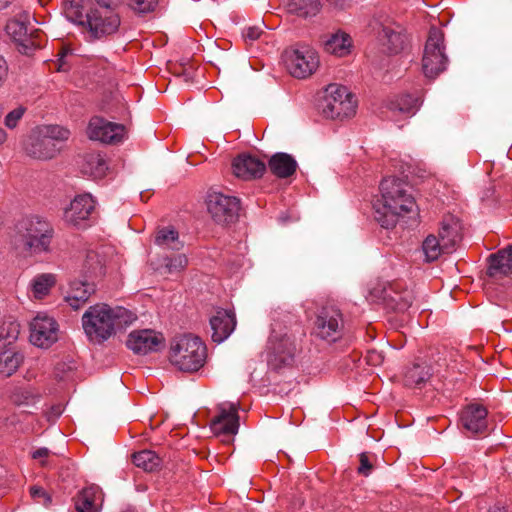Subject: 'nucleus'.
<instances>
[{
    "label": "nucleus",
    "mask_w": 512,
    "mask_h": 512,
    "mask_svg": "<svg viewBox=\"0 0 512 512\" xmlns=\"http://www.w3.org/2000/svg\"><path fill=\"white\" fill-rule=\"evenodd\" d=\"M380 199L375 204V219L386 229L396 225L400 217L414 212L416 200L403 179L389 176L380 184Z\"/></svg>",
    "instance_id": "f257e3e1"
},
{
    "label": "nucleus",
    "mask_w": 512,
    "mask_h": 512,
    "mask_svg": "<svg viewBox=\"0 0 512 512\" xmlns=\"http://www.w3.org/2000/svg\"><path fill=\"white\" fill-rule=\"evenodd\" d=\"M135 320L136 315L128 309L101 303L89 307L82 317V325L91 341L101 343Z\"/></svg>",
    "instance_id": "f03ea898"
},
{
    "label": "nucleus",
    "mask_w": 512,
    "mask_h": 512,
    "mask_svg": "<svg viewBox=\"0 0 512 512\" xmlns=\"http://www.w3.org/2000/svg\"><path fill=\"white\" fill-rule=\"evenodd\" d=\"M70 137V131L59 125H40L34 128L23 143L27 156L37 160L54 159L63 143Z\"/></svg>",
    "instance_id": "7ed1b4c3"
},
{
    "label": "nucleus",
    "mask_w": 512,
    "mask_h": 512,
    "mask_svg": "<svg viewBox=\"0 0 512 512\" xmlns=\"http://www.w3.org/2000/svg\"><path fill=\"white\" fill-rule=\"evenodd\" d=\"M207 349L197 336L182 335L173 339L169 349L170 363L183 372H196L205 363Z\"/></svg>",
    "instance_id": "20e7f679"
},
{
    "label": "nucleus",
    "mask_w": 512,
    "mask_h": 512,
    "mask_svg": "<svg viewBox=\"0 0 512 512\" xmlns=\"http://www.w3.org/2000/svg\"><path fill=\"white\" fill-rule=\"evenodd\" d=\"M5 29L16 44L17 50L24 55H32L45 42V34L40 29L30 27V15L27 12L10 19Z\"/></svg>",
    "instance_id": "39448f33"
},
{
    "label": "nucleus",
    "mask_w": 512,
    "mask_h": 512,
    "mask_svg": "<svg viewBox=\"0 0 512 512\" xmlns=\"http://www.w3.org/2000/svg\"><path fill=\"white\" fill-rule=\"evenodd\" d=\"M25 249L34 253L47 252L53 236L51 225L38 216L23 219L17 225Z\"/></svg>",
    "instance_id": "423d86ee"
},
{
    "label": "nucleus",
    "mask_w": 512,
    "mask_h": 512,
    "mask_svg": "<svg viewBox=\"0 0 512 512\" xmlns=\"http://www.w3.org/2000/svg\"><path fill=\"white\" fill-rule=\"evenodd\" d=\"M447 64L444 33L437 27H431L423 51V73L427 78L434 79L446 70Z\"/></svg>",
    "instance_id": "0eeeda50"
},
{
    "label": "nucleus",
    "mask_w": 512,
    "mask_h": 512,
    "mask_svg": "<svg viewBox=\"0 0 512 512\" xmlns=\"http://www.w3.org/2000/svg\"><path fill=\"white\" fill-rule=\"evenodd\" d=\"M356 100L345 86L330 84L322 105V113L326 118L344 120L356 113Z\"/></svg>",
    "instance_id": "6e6552de"
},
{
    "label": "nucleus",
    "mask_w": 512,
    "mask_h": 512,
    "mask_svg": "<svg viewBox=\"0 0 512 512\" xmlns=\"http://www.w3.org/2000/svg\"><path fill=\"white\" fill-rule=\"evenodd\" d=\"M370 295L391 310L403 312L411 307L414 292L401 280L380 284L372 288Z\"/></svg>",
    "instance_id": "1a4fd4ad"
},
{
    "label": "nucleus",
    "mask_w": 512,
    "mask_h": 512,
    "mask_svg": "<svg viewBox=\"0 0 512 512\" xmlns=\"http://www.w3.org/2000/svg\"><path fill=\"white\" fill-rule=\"evenodd\" d=\"M485 289L487 292L498 290V286L506 288L511 284L512 245L507 246L489 256Z\"/></svg>",
    "instance_id": "9d476101"
},
{
    "label": "nucleus",
    "mask_w": 512,
    "mask_h": 512,
    "mask_svg": "<svg viewBox=\"0 0 512 512\" xmlns=\"http://www.w3.org/2000/svg\"><path fill=\"white\" fill-rule=\"evenodd\" d=\"M283 57L288 72L295 78H307L319 66L318 54L309 46L287 49Z\"/></svg>",
    "instance_id": "9b49d317"
},
{
    "label": "nucleus",
    "mask_w": 512,
    "mask_h": 512,
    "mask_svg": "<svg viewBox=\"0 0 512 512\" xmlns=\"http://www.w3.org/2000/svg\"><path fill=\"white\" fill-rule=\"evenodd\" d=\"M84 33L90 40H101L116 34L121 25L119 12H102L89 8Z\"/></svg>",
    "instance_id": "f8f14e48"
},
{
    "label": "nucleus",
    "mask_w": 512,
    "mask_h": 512,
    "mask_svg": "<svg viewBox=\"0 0 512 512\" xmlns=\"http://www.w3.org/2000/svg\"><path fill=\"white\" fill-rule=\"evenodd\" d=\"M216 415L210 421V429L225 443H231L239 429L238 405L224 402L216 407Z\"/></svg>",
    "instance_id": "ddd939ff"
},
{
    "label": "nucleus",
    "mask_w": 512,
    "mask_h": 512,
    "mask_svg": "<svg viewBox=\"0 0 512 512\" xmlns=\"http://www.w3.org/2000/svg\"><path fill=\"white\" fill-rule=\"evenodd\" d=\"M344 320L341 311L334 307H323L316 315L313 334L325 341L335 342L341 338Z\"/></svg>",
    "instance_id": "4468645a"
},
{
    "label": "nucleus",
    "mask_w": 512,
    "mask_h": 512,
    "mask_svg": "<svg viewBox=\"0 0 512 512\" xmlns=\"http://www.w3.org/2000/svg\"><path fill=\"white\" fill-rule=\"evenodd\" d=\"M206 205L211 217L220 224L233 222L240 210V201L237 197L217 191L207 194Z\"/></svg>",
    "instance_id": "2eb2a0df"
},
{
    "label": "nucleus",
    "mask_w": 512,
    "mask_h": 512,
    "mask_svg": "<svg viewBox=\"0 0 512 512\" xmlns=\"http://www.w3.org/2000/svg\"><path fill=\"white\" fill-rule=\"evenodd\" d=\"M126 128L103 117L94 116L87 126V136L90 140L105 144H119L126 138Z\"/></svg>",
    "instance_id": "dca6fc26"
},
{
    "label": "nucleus",
    "mask_w": 512,
    "mask_h": 512,
    "mask_svg": "<svg viewBox=\"0 0 512 512\" xmlns=\"http://www.w3.org/2000/svg\"><path fill=\"white\" fill-rule=\"evenodd\" d=\"M58 324L50 316L38 314L30 322V341L37 347L48 348L58 339Z\"/></svg>",
    "instance_id": "f3484780"
},
{
    "label": "nucleus",
    "mask_w": 512,
    "mask_h": 512,
    "mask_svg": "<svg viewBox=\"0 0 512 512\" xmlns=\"http://www.w3.org/2000/svg\"><path fill=\"white\" fill-rule=\"evenodd\" d=\"M95 200L91 194L77 195L64 212L65 221L75 227H85L95 210Z\"/></svg>",
    "instance_id": "a211bd4d"
},
{
    "label": "nucleus",
    "mask_w": 512,
    "mask_h": 512,
    "mask_svg": "<svg viewBox=\"0 0 512 512\" xmlns=\"http://www.w3.org/2000/svg\"><path fill=\"white\" fill-rule=\"evenodd\" d=\"M163 342L164 338L161 334L144 329L132 331L127 338L126 345L135 354L146 355L158 351Z\"/></svg>",
    "instance_id": "6ab92c4d"
},
{
    "label": "nucleus",
    "mask_w": 512,
    "mask_h": 512,
    "mask_svg": "<svg viewBox=\"0 0 512 512\" xmlns=\"http://www.w3.org/2000/svg\"><path fill=\"white\" fill-rule=\"evenodd\" d=\"M212 340L221 343L226 340L236 327V316L233 310L217 308L210 317Z\"/></svg>",
    "instance_id": "aec40b11"
},
{
    "label": "nucleus",
    "mask_w": 512,
    "mask_h": 512,
    "mask_svg": "<svg viewBox=\"0 0 512 512\" xmlns=\"http://www.w3.org/2000/svg\"><path fill=\"white\" fill-rule=\"evenodd\" d=\"M487 409L480 404L466 406L460 416L462 426L473 435H483L487 432Z\"/></svg>",
    "instance_id": "412c9836"
},
{
    "label": "nucleus",
    "mask_w": 512,
    "mask_h": 512,
    "mask_svg": "<svg viewBox=\"0 0 512 512\" xmlns=\"http://www.w3.org/2000/svg\"><path fill=\"white\" fill-rule=\"evenodd\" d=\"M266 170L264 162L249 154H241L232 162L233 174L243 180L261 177Z\"/></svg>",
    "instance_id": "4be33fe9"
},
{
    "label": "nucleus",
    "mask_w": 512,
    "mask_h": 512,
    "mask_svg": "<svg viewBox=\"0 0 512 512\" xmlns=\"http://www.w3.org/2000/svg\"><path fill=\"white\" fill-rule=\"evenodd\" d=\"M437 236L444 242L443 247H449L454 251L462 239V224L460 220L452 214L444 215L440 222Z\"/></svg>",
    "instance_id": "5701e85b"
},
{
    "label": "nucleus",
    "mask_w": 512,
    "mask_h": 512,
    "mask_svg": "<svg viewBox=\"0 0 512 512\" xmlns=\"http://www.w3.org/2000/svg\"><path fill=\"white\" fill-rule=\"evenodd\" d=\"M104 501L102 489L95 484L84 487L75 500L77 512H100Z\"/></svg>",
    "instance_id": "b1692460"
},
{
    "label": "nucleus",
    "mask_w": 512,
    "mask_h": 512,
    "mask_svg": "<svg viewBox=\"0 0 512 512\" xmlns=\"http://www.w3.org/2000/svg\"><path fill=\"white\" fill-rule=\"evenodd\" d=\"M94 291V284L88 280H74L69 285L65 301L71 308L77 310L86 304Z\"/></svg>",
    "instance_id": "393cba45"
},
{
    "label": "nucleus",
    "mask_w": 512,
    "mask_h": 512,
    "mask_svg": "<svg viewBox=\"0 0 512 512\" xmlns=\"http://www.w3.org/2000/svg\"><path fill=\"white\" fill-rule=\"evenodd\" d=\"M268 166L276 177L288 178L296 172L297 162L287 153H276L270 158Z\"/></svg>",
    "instance_id": "a878e982"
},
{
    "label": "nucleus",
    "mask_w": 512,
    "mask_h": 512,
    "mask_svg": "<svg viewBox=\"0 0 512 512\" xmlns=\"http://www.w3.org/2000/svg\"><path fill=\"white\" fill-rule=\"evenodd\" d=\"M81 172L93 179H102L108 170L106 160L100 153H88L83 157Z\"/></svg>",
    "instance_id": "bb28decb"
},
{
    "label": "nucleus",
    "mask_w": 512,
    "mask_h": 512,
    "mask_svg": "<svg viewBox=\"0 0 512 512\" xmlns=\"http://www.w3.org/2000/svg\"><path fill=\"white\" fill-rule=\"evenodd\" d=\"M56 276L52 273L36 275L29 284V296L34 300H42L48 296L56 284Z\"/></svg>",
    "instance_id": "cd10ccee"
},
{
    "label": "nucleus",
    "mask_w": 512,
    "mask_h": 512,
    "mask_svg": "<svg viewBox=\"0 0 512 512\" xmlns=\"http://www.w3.org/2000/svg\"><path fill=\"white\" fill-rule=\"evenodd\" d=\"M379 41L389 53H399L403 50L406 36L400 30H395L390 26H385L379 33Z\"/></svg>",
    "instance_id": "c85d7f7f"
},
{
    "label": "nucleus",
    "mask_w": 512,
    "mask_h": 512,
    "mask_svg": "<svg viewBox=\"0 0 512 512\" xmlns=\"http://www.w3.org/2000/svg\"><path fill=\"white\" fill-rule=\"evenodd\" d=\"M325 50L338 57L346 56L352 48V39L349 34L338 31L332 34L325 42Z\"/></svg>",
    "instance_id": "c756f323"
},
{
    "label": "nucleus",
    "mask_w": 512,
    "mask_h": 512,
    "mask_svg": "<svg viewBox=\"0 0 512 512\" xmlns=\"http://www.w3.org/2000/svg\"><path fill=\"white\" fill-rule=\"evenodd\" d=\"M24 357L14 349L0 352V377L6 378L14 374L23 363Z\"/></svg>",
    "instance_id": "7c9ffc66"
},
{
    "label": "nucleus",
    "mask_w": 512,
    "mask_h": 512,
    "mask_svg": "<svg viewBox=\"0 0 512 512\" xmlns=\"http://www.w3.org/2000/svg\"><path fill=\"white\" fill-rule=\"evenodd\" d=\"M155 244L162 249L180 250L183 243L179 240V233L173 227L159 228L155 233Z\"/></svg>",
    "instance_id": "2f4dec72"
},
{
    "label": "nucleus",
    "mask_w": 512,
    "mask_h": 512,
    "mask_svg": "<svg viewBox=\"0 0 512 512\" xmlns=\"http://www.w3.org/2000/svg\"><path fill=\"white\" fill-rule=\"evenodd\" d=\"M444 242L436 235L429 234L422 243V250L428 262L437 260L442 254H450L453 251L449 247H443Z\"/></svg>",
    "instance_id": "473e14b6"
},
{
    "label": "nucleus",
    "mask_w": 512,
    "mask_h": 512,
    "mask_svg": "<svg viewBox=\"0 0 512 512\" xmlns=\"http://www.w3.org/2000/svg\"><path fill=\"white\" fill-rule=\"evenodd\" d=\"M274 360L282 365H289L293 359L296 347L289 337H283L277 342L271 341Z\"/></svg>",
    "instance_id": "72a5a7b5"
},
{
    "label": "nucleus",
    "mask_w": 512,
    "mask_h": 512,
    "mask_svg": "<svg viewBox=\"0 0 512 512\" xmlns=\"http://www.w3.org/2000/svg\"><path fill=\"white\" fill-rule=\"evenodd\" d=\"M420 104L421 102L418 96L404 94L398 97L396 100L391 101L389 104V109L392 112H399L404 116H411L415 114Z\"/></svg>",
    "instance_id": "f704fd0d"
},
{
    "label": "nucleus",
    "mask_w": 512,
    "mask_h": 512,
    "mask_svg": "<svg viewBox=\"0 0 512 512\" xmlns=\"http://www.w3.org/2000/svg\"><path fill=\"white\" fill-rule=\"evenodd\" d=\"M132 459L137 467L149 472L156 470L161 463L160 458L151 450L136 452L133 454Z\"/></svg>",
    "instance_id": "c9c22d12"
},
{
    "label": "nucleus",
    "mask_w": 512,
    "mask_h": 512,
    "mask_svg": "<svg viewBox=\"0 0 512 512\" xmlns=\"http://www.w3.org/2000/svg\"><path fill=\"white\" fill-rule=\"evenodd\" d=\"M319 0H290L289 11L299 16L315 15L319 10Z\"/></svg>",
    "instance_id": "e433bc0d"
},
{
    "label": "nucleus",
    "mask_w": 512,
    "mask_h": 512,
    "mask_svg": "<svg viewBox=\"0 0 512 512\" xmlns=\"http://www.w3.org/2000/svg\"><path fill=\"white\" fill-rule=\"evenodd\" d=\"M429 376L430 374L426 366L415 364L406 371L404 381L407 386L416 387L424 383Z\"/></svg>",
    "instance_id": "4c0bfd02"
},
{
    "label": "nucleus",
    "mask_w": 512,
    "mask_h": 512,
    "mask_svg": "<svg viewBox=\"0 0 512 512\" xmlns=\"http://www.w3.org/2000/svg\"><path fill=\"white\" fill-rule=\"evenodd\" d=\"M31 458L38 462L42 468L51 469L56 466V453L46 447L37 448L31 452Z\"/></svg>",
    "instance_id": "58836bf2"
},
{
    "label": "nucleus",
    "mask_w": 512,
    "mask_h": 512,
    "mask_svg": "<svg viewBox=\"0 0 512 512\" xmlns=\"http://www.w3.org/2000/svg\"><path fill=\"white\" fill-rule=\"evenodd\" d=\"M165 261V268L170 274L182 272L188 265V258L185 254H178L173 257L166 258Z\"/></svg>",
    "instance_id": "ea45409f"
},
{
    "label": "nucleus",
    "mask_w": 512,
    "mask_h": 512,
    "mask_svg": "<svg viewBox=\"0 0 512 512\" xmlns=\"http://www.w3.org/2000/svg\"><path fill=\"white\" fill-rule=\"evenodd\" d=\"M66 17L73 23L79 25L82 27L83 32L86 28V19L87 12L84 14L82 12V9L79 5L71 4L69 7H67L66 11Z\"/></svg>",
    "instance_id": "a19ab883"
},
{
    "label": "nucleus",
    "mask_w": 512,
    "mask_h": 512,
    "mask_svg": "<svg viewBox=\"0 0 512 512\" xmlns=\"http://www.w3.org/2000/svg\"><path fill=\"white\" fill-rule=\"evenodd\" d=\"M127 3L136 13L145 14L156 8L158 0H127Z\"/></svg>",
    "instance_id": "79ce46f5"
},
{
    "label": "nucleus",
    "mask_w": 512,
    "mask_h": 512,
    "mask_svg": "<svg viewBox=\"0 0 512 512\" xmlns=\"http://www.w3.org/2000/svg\"><path fill=\"white\" fill-rule=\"evenodd\" d=\"M87 273L89 277L92 278L94 276L101 275L103 272V265L101 261L98 259V256L94 252H90L87 255L86 265Z\"/></svg>",
    "instance_id": "37998d69"
},
{
    "label": "nucleus",
    "mask_w": 512,
    "mask_h": 512,
    "mask_svg": "<svg viewBox=\"0 0 512 512\" xmlns=\"http://www.w3.org/2000/svg\"><path fill=\"white\" fill-rule=\"evenodd\" d=\"M372 457L373 456L367 452L359 454V467L357 468V472L360 475L367 477L371 474L374 468Z\"/></svg>",
    "instance_id": "c03bdc74"
},
{
    "label": "nucleus",
    "mask_w": 512,
    "mask_h": 512,
    "mask_svg": "<svg viewBox=\"0 0 512 512\" xmlns=\"http://www.w3.org/2000/svg\"><path fill=\"white\" fill-rule=\"evenodd\" d=\"M121 3L122 0H94V5L90 8L102 12H118Z\"/></svg>",
    "instance_id": "a18cd8bd"
},
{
    "label": "nucleus",
    "mask_w": 512,
    "mask_h": 512,
    "mask_svg": "<svg viewBox=\"0 0 512 512\" xmlns=\"http://www.w3.org/2000/svg\"><path fill=\"white\" fill-rule=\"evenodd\" d=\"M26 109L23 106H19L14 110L10 111L5 117V126L9 129H13L18 125V122L22 119Z\"/></svg>",
    "instance_id": "49530a36"
},
{
    "label": "nucleus",
    "mask_w": 512,
    "mask_h": 512,
    "mask_svg": "<svg viewBox=\"0 0 512 512\" xmlns=\"http://www.w3.org/2000/svg\"><path fill=\"white\" fill-rule=\"evenodd\" d=\"M30 495L32 499L37 503L43 504L45 506L51 503V496L42 487L32 486L30 488Z\"/></svg>",
    "instance_id": "de8ad7c7"
},
{
    "label": "nucleus",
    "mask_w": 512,
    "mask_h": 512,
    "mask_svg": "<svg viewBox=\"0 0 512 512\" xmlns=\"http://www.w3.org/2000/svg\"><path fill=\"white\" fill-rule=\"evenodd\" d=\"M262 31L260 28L258 27H248L244 32H243V38L245 40V42H254L255 40L259 39L260 35H261Z\"/></svg>",
    "instance_id": "09e8293b"
},
{
    "label": "nucleus",
    "mask_w": 512,
    "mask_h": 512,
    "mask_svg": "<svg viewBox=\"0 0 512 512\" xmlns=\"http://www.w3.org/2000/svg\"><path fill=\"white\" fill-rule=\"evenodd\" d=\"M71 54V49L69 47H66V46H63L61 47V49L59 50L57 56H58V67H57V70L58 71H65L66 70V67H65V58Z\"/></svg>",
    "instance_id": "8fccbe9b"
},
{
    "label": "nucleus",
    "mask_w": 512,
    "mask_h": 512,
    "mask_svg": "<svg viewBox=\"0 0 512 512\" xmlns=\"http://www.w3.org/2000/svg\"><path fill=\"white\" fill-rule=\"evenodd\" d=\"M8 75V66L3 57L0 56V87L4 84Z\"/></svg>",
    "instance_id": "3c124183"
},
{
    "label": "nucleus",
    "mask_w": 512,
    "mask_h": 512,
    "mask_svg": "<svg viewBox=\"0 0 512 512\" xmlns=\"http://www.w3.org/2000/svg\"><path fill=\"white\" fill-rule=\"evenodd\" d=\"M488 512H509L505 506H502L500 504H494L491 506L488 510Z\"/></svg>",
    "instance_id": "603ef678"
},
{
    "label": "nucleus",
    "mask_w": 512,
    "mask_h": 512,
    "mask_svg": "<svg viewBox=\"0 0 512 512\" xmlns=\"http://www.w3.org/2000/svg\"><path fill=\"white\" fill-rule=\"evenodd\" d=\"M326 1L328 3H330L331 5H333L334 7L344 8V4H345L346 0H326Z\"/></svg>",
    "instance_id": "864d4df0"
},
{
    "label": "nucleus",
    "mask_w": 512,
    "mask_h": 512,
    "mask_svg": "<svg viewBox=\"0 0 512 512\" xmlns=\"http://www.w3.org/2000/svg\"><path fill=\"white\" fill-rule=\"evenodd\" d=\"M15 0H0V10L8 8Z\"/></svg>",
    "instance_id": "5fc2aeb1"
},
{
    "label": "nucleus",
    "mask_w": 512,
    "mask_h": 512,
    "mask_svg": "<svg viewBox=\"0 0 512 512\" xmlns=\"http://www.w3.org/2000/svg\"><path fill=\"white\" fill-rule=\"evenodd\" d=\"M410 168H411L410 164H407V163H406V164H405V166H401V167L399 168V171H400L402 174H404L406 177H408V174L410 173Z\"/></svg>",
    "instance_id": "6e6d98bb"
},
{
    "label": "nucleus",
    "mask_w": 512,
    "mask_h": 512,
    "mask_svg": "<svg viewBox=\"0 0 512 512\" xmlns=\"http://www.w3.org/2000/svg\"><path fill=\"white\" fill-rule=\"evenodd\" d=\"M6 137H7V136H6L5 131H4L2 128H0V144H2V143H4V142H5Z\"/></svg>",
    "instance_id": "4d7b16f0"
}]
</instances>
